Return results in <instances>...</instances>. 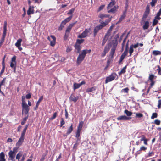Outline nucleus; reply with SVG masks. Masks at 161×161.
<instances>
[{
  "mask_svg": "<svg viewBox=\"0 0 161 161\" xmlns=\"http://www.w3.org/2000/svg\"><path fill=\"white\" fill-rule=\"evenodd\" d=\"M115 0H111V2L108 5L107 9L108 12V13H114L116 9L118 8V6H114L115 4Z\"/></svg>",
  "mask_w": 161,
  "mask_h": 161,
  "instance_id": "1",
  "label": "nucleus"
},
{
  "mask_svg": "<svg viewBox=\"0 0 161 161\" xmlns=\"http://www.w3.org/2000/svg\"><path fill=\"white\" fill-rule=\"evenodd\" d=\"M91 51V49H85L83 50L80 54L77 59V63L80 64L84 59L87 53H90Z\"/></svg>",
  "mask_w": 161,
  "mask_h": 161,
  "instance_id": "2",
  "label": "nucleus"
},
{
  "mask_svg": "<svg viewBox=\"0 0 161 161\" xmlns=\"http://www.w3.org/2000/svg\"><path fill=\"white\" fill-rule=\"evenodd\" d=\"M26 157V154H23L22 151H19L16 155V159L18 161H24Z\"/></svg>",
  "mask_w": 161,
  "mask_h": 161,
  "instance_id": "3",
  "label": "nucleus"
},
{
  "mask_svg": "<svg viewBox=\"0 0 161 161\" xmlns=\"http://www.w3.org/2000/svg\"><path fill=\"white\" fill-rule=\"evenodd\" d=\"M117 76V74L115 73H113L109 76L107 77L105 80V83L114 80Z\"/></svg>",
  "mask_w": 161,
  "mask_h": 161,
  "instance_id": "4",
  "label": "nucleus"
},
{
  "mask_svg": "<svg viewBox=\"0 0 161 161\" xmlns=\"http://www.w3.org/2000/svg\"><path fill=\"white\" fill-rule=\"evenodd\" d=\"M22 114H27L29 110V108L27 105V104H22Z\"/></svg>",
  "mask_w": 161,
  "mask_h": 161,
  "instance_id": "5",
  "label": "nucleus"
},
{
  "mask_svg": "<svg viewBox=\"0 0 161 161\" xmlns=\"http://www.w3.org/2000/svg\"><path fill=\"white\" fill-rule=\"evenodd\" d=\"M90 30V29H86L82 33L78 36V37L80 38L85 37L87 36L88 33L89 32Z\"/></svg>",
  "mask_w": 161,
  "mask_h": 161,
  "instance_id": "6",
  "label": "nucleus"
},
{
  "mask_svg": "<svg viewBox=\"0 0 161 161\" xmlns=\"http://www.w3.org/2000/svg\"><path fill=\"white\" fill-rule=\"evenodd\" d=\"M48 39L50 42V45L53 46L55 44L56 38L53 35H51L47 38Z\"/></svg>",
  "mask_w": 161,
  "mask_h": 161,
  "instance_id": "7",
  "label": "nucleus"
},
{
  "mask_svg": "<svg viewBox=\"0 0 161 161\" xmlns=\"http://www.w3.org/2000/svg\"><path fill=\"white\" fill-rule=\"evenodd\" d=\"M8 155L9 156V159L11 160L12 161H15V157L16 154L14 152H12V150L10 151L8 153Z\"/></svg>",
  "mask_w": 161,
  "mask_h": 161,
  "instance_id": "8",
  "label": "nucleus"
},
{
  "mask_svg": "<svg viewBox=\"0 0 161 161\" xmlns=\"http://www.w3.org/2000/svg\"><path fill=\"white\" fill-rule=\"evenodd\" d=\"M112 17L111 18H109L105 22H102L99 25V27L102 29L103 27L105 26L111 20Z\"/></svg>",
  "mask_w": 161,
  "mask_h": 161,
  "instance_id": "9",
  "label": "nucleus"
},
{
  "mask_svg": "<svg viewBox=\"0 0 161 161\" xmlns=\"http://www.w3.org/2000/svg\"><path fill=\"white\" fill-rule=\"evenodd\" d=\"M22 41V39H19L16 42L15 44V46L20 51H21L22 49V48L21 47V42Z\"/></svg>",
  "mask_w": 161,
  "mask_h": 161,
  "instance_id": "10",
  "label": "nucleus"
},
{
  "mask_svg": "<svg viewBox=\"0 0 161 161\" xmlns=\"http://www.w3.org/2000/svg\"><path fill=\"white\" fill-rule=\"evenodd\" d=\"M85 84V82L84 81H82L79 84L74 83L73 84V89L75 90L76 89L79 88L82 85Z\"/></svg>",
  "mask_w": 161,
  "mask_h": 161,
  "instance_id": "11",
  "label": "nucleus"
},
{
  "mask_svg": "<svg viewBox=\"0 0 161 161\" xmlns=\"http://www.w3.org/2000/svg\"><path fill=\"white\" fill-rule=\"evenodd\" d=\"M131 118L127 117L125 115H121L117 117V119L118 120H127L130 119Z\"/></svg>",
  "mask_w": 161,
  "mask_h": 161,
  "instance_id": "12",
  "label": "nucleus"
},
{
  "mask_svg": "<svg viewBox=\"0 0 161 161\" xmlns=\"http://www.w3.org/2000/svg\"><path fill=\"white\" fill-rule=\"evenodd\" d=\"M75 24V23H73L70 24L68 27H67L65 33V36H66L67 37L68 36V33L69 32L70 30L72 28V27Z\"/></svg>",
  "mask_w": 161,
  "mask_h": 161,
  "instance_id": "13",
  "label": "nucleus"
},
{
  "mask_svg": "<svg viewBox=\"0 0 161 161\" xmlns=\"http://www.w3.org/2000/svg\"><path fill=\"white\" fill-rule=\"evenodd\" d=\"M24 138L25 137L20 136L18 142L16 143V146L18 147H19L22 145Z\"/></svg>",
  "mask_w": 161,
  "mask_h": 161,
  "instance_id": "14",
  "label": "nucleus"
},
{
  "mask_svg": "<svg viewBox=\"0 0 161 161\" xmlns=\"http://www.w3.org/2000/svg\"><path fill=\"white\" fill-rule=\"evenodd\" d=\"M34 7L33 6H29L28 10L27 11V14L30 15L31 14H33L34 13Z\"/></svg>",
  "mask_w": 161,
  "mask_h": 161,
  "instance_id": "15",
  "label": "nucleus"
},
{
  "mask_svg": "<svg viewBox=\"0 0 161 161\" xmlns=\"http://www.w3.org/2000/svg\"><path fill=\"white\" fill-rule=\"evenodd\" d=\"M79 98V97L78 96L75 97L73 94H72L70 97V100L74 102H76L77 100Z\"/></svg>",
  "mask_w": 161,
  "mask_h": 161,
  "instance_id": "16",
  "label": "nucleus"
},
{
  "mask_svg": "<svg viewBox=\"0 0 161 161\" xmlns=\"http://www.w3.org/2000/svg\"><path fill=\"white\" fill-rule=\"evenodd\" d=\"M84 124V122L80 121L79 122L78 126L77 127V130L81 131Z\"/></svg>",
  "mask_w": 161,
  "mask_h": 161,
  "instance_id": "17",
  "label": "nucleus"
},
{
  "mask_svg": "<svg viewBox=\"0 0 161 161\" xmlns=\"http://www.w3.org/2000/svg\"><path fill=\"white\" fill-rule=\"evenodd\" d=\"M101 28L99 27V25H98L96 26L94 29V36H95L99 30L101 29Z\"/></svg>",
  "mask_w": 161,
  "mask_h": 161,
  "instance_id": "18",
  "label": "nucleus"
},
{
  "mask_svg": "<svg viewBox=\"0 0 161 161\" xmlns=\"http://www.w3.org/2000/svg\"><path fill=\"white\" fill-rule=\"evenodd\" d=\"M149 12L150 11H146V10L145 11V12L144 14L143 15V17L142 18V22L144 21L145 19L147 17V16H148V15L149 14Z\"/></svg>",
  "mask_w": 161,
  "mask_h": 161,
  "instance_id": "19",
  "label": "nucleus"
},
{
  "mask_svg": "<svg viewBox=\"0 0 161 161\" xmlns=\"http://www.w3.org/2000/svg\"><path fill=\"white\" fill-rule=\"evenodd\" d=\"M101 19H105L107 18H110L109 15L107 14H100L98 16ZM110 17V18H111Z\"/></svg>",
  "mask_w": 161,
  "mask_h": 161,
  "instance_id": "20",
  "label": "nucleus"
},
{
  "mask_svg": "<svg viewBox=\"0 0 161 161\" xmlns=\"http://www.w3.org/2000/svg\"><path fill=\"white\" fill-rule=\"evenodd\" d=\"M149 26V22L148 21L145 22L143 26V28L144 30L147 29Z\"/></svg>",
  "mask_w": 161,
  "mask_h": 161,
  "instance_id": "21",
  "label": "nucleus"
},
{
  "mask_svg": "<svg viewBox=\"0 0 161 161\" xmlns=\"http://www.w3.org/2000/svg\"><path fill=\"white\" fill-rule=\"evenodd\" d=\"M109 36L108 35H105L102 44V46H103L104 45L107 40L108 39V38L109 37Z\"/></svg>",
  "mask_w": 161,
  "mask_h": 161,
  "instance_id": "22",
  "label": "nucleus"
},
{
  "mask_svg": "<svg viewBox=\"0 0 161 161\" xmlns=\"http://www.w3.org/2000/svg\"><path fill=\"white\" fill-rule=\"evenodd\" d=\"M5 155L3 152H1L0 153V161H5Z\"/></svg>",
  "mask_w": 161,
  "mask_h": 161,
  "instance_id": "23",
  "label": "nucleus"
},
{
  "mask_svg": "<svg viewBox=\"0 0 161 161\" xmlns=\"http://www.w3.org/2000/svg\"><path fill=\"white\" fill-rule=\"evenodd\" d=\"M42 99H43V97H42V96H41V97H40L38 100L37 102V103L36 104V107L35 108V109H37L40 103L42 101Z\"/></svg>",
  "mask_w": 161,
  "mask_h": 161,
  "instance_id": "24",
  "label": "nucleus"
},
{
  "mask_svg": "<svg viewBox=\"0 0 161 161\" xmlns=\"http://www.w3.org/2000/svg\"><path fill=\"white\" fill-rule=\"evenodd\" d=\"M128 53L127 50V49H125L124 52V53L121 55L120 57V59L122 60H123L125 57L127 55Z\"/></svg>",
  "mask_w": 161,
  "mask_h": 161,
  "instance_id": "25",
  "label": "nucleus"
},
{
  "mask_svg": "<svg viewBox=\"0 0 161 161\" xmlns=\"http://www.w3.org/2000/svg\"><path fill=\"white\" fill-rule=\"evenodd\" d=\"M96 90V88L94 87H92L91 88H88L86 90V92H93Z\"/></svg>",
  "mask_w": 161,
  "mask_h": 161,
  "instance_id": "26",
  "label": "nucleus"
},
{
  "mask_svg": "<svg viewBox=\"0 0 161 161\" xmlns=\"http://www.w3.org/2000/svg\"><path fill=\"white\" fill-rule=\"evenodd\" d=\"M73 130V127L72 124L71 125V126L68 128L67 132V134L69 135L70 134Z\"/></svg>",
  "mask_w": 161,
  "mask_h": 161,
  "instance_id": "27",
  "label": "nucleus"
},
{
  "mask_svg": "<svg viewBox=\"0 0 161 161\" xmlns=\"http://www.w3.org/2000/svg\"><path fill=\"white\" fill-rule=\"evenodd\" d=\"M27 127H28L27 125H26L25 127V128L23 129V131H22V133H21V135L20 136L23 137H24V136H25V133L26 132V130H27Z\"/></svg>",
  "mask_w": 161,
  "mask_h": 161,
  "instance_id": "28",
  "label": "nucleus"
},
{
  "mask_svg": "<svg viewBox=\"0 0 161 161\" xmlns=\"http://www.w3.org/2000/svg\"><path fill=\"white\" fill-rule=\"evenodd\" d=\"M75 49L77 50V52L79 53L81 48V46L80 45L76 44L75 46Z\"/></svg>",
  "mask_w": 161,
  "mask_h": 161,
  "instance_id": "29",
  "label": "nucleus"
},
{
  "mask_svg": "<svg viewBox=\"0 0 161 161\" xmlns=\"http://www.w3.org/2000/svg\"><path fill=\"white\" fill-rule=\"evenodd\" d=\"M152 53L153 55L156 56L158 55H160L161 54V52L159 51L154 50L153 51Z\"/></svg>",
  "mask_w": 161,
  "mask_h": 161,
  "instance_id": "30",
  "label": "nucleus"
},
{
  "mask_svg": "<svg viewBox=\"0 0 161 161\" xmlns=\"http://www.w3.org/2000/svg\"><path fill=\"white\" fill-rule=\"evenodd\" d=\"M116 48L115 47H112L111 49L110 52V55L112 57H113L114 54L115 52Z\"/></svg>",
  "mask_w": 161,
  "mask_h": 161,
  "instance_id": "31",
  "label": "nucleus"
},
{
  "mask_svg": "<svg viewBox=\"0 0 161 161\" xmlns=\"http://www.w3.org/2000/svg\"><path fill=\"white\" fill-rule=\"evenodd\" d=\"M124 113L128 116H131L132 114V113L131 112L127 110H125L124 111Z\"/></svg>",
  "mask_w": 161,
  "mask_h": 161,
  "instance_id": "32",
  "label": "nucleus"
},
{
  "mask_svg": "<svg viewBox=\"0 0 161 161\" xmlns=\"http://www.w3.org/2000/svg\"><path fill=\"white\" fill-rule=\"evenodd\" d=\"M114 26L113 25L111 26L109 29L108 30L107 33L106 34L110 36V35L111 32Z\"/></svg>",
  "mask_w": 161,
  "mask_h": 161,
  "instance_id": "33",
  "label": "nucleus"
},
{
  "mask_svg": "<svg viewBox=\"0 0 161 161\" xmlns=\"http://www.w3.org/2000/svg\"><path fill=\"white\" fill-rule=\"evenodd\" d=\"M126 66H125L123 67L122 69L121 70V71L119 73V74L120 75L122 74H123L125 73V70L126 69Z\"/></svg>",
  "mask_w": 161,
  "mask_h": 161,
  "instance_id": "34",
  "label": "nucleus"
},
{
  "mask_svg": "<svg viewBox=\"0 0 161 161\" xmlns=\"http://www.w3.org/2000/svg\"><path fill=\"white\" fill-rule=\"evenodd\" d=\"M157 0H152L150 3L152 7H153L155 5Z\"/></svg>",
  "mask_w": 161,
  "mask_h": 161,
  "instance_id": "35",
  "label": "nucleus"
},
{
  "mask_svg": "<svg viewBox=\"0 0 161 161\" xmlns=\"http://www.w3.org/2000/svg\"><path fill=\"white\" fill-rule=\"evenodd\" d=\"M5 36H6L3 35L2 37V39H1V41H0V46L2 45V44L4 42Z\"/></svg>",
  "mask_w": 161,
  "mask_h": 161,
  "instance_id": "36",
  "label": "nucleus"
},
{
  "mask_svg": "<svg viewBox=\"0 0 161 161\" xmlns=\"http://www.w3.org/2000/svg\"><path fill=\"white\" fill-rule=\"evenodd\" d=\"M28 118V115H27L26 117L24 118L22 120V121L21 122V124L22 125H23L25 124V123L26 120H27V118Z\"/></svg>",
  "mask_w": 161,
  "mask_h": 161,
  "instance_id": "37",
  "label": "nucleus"
},
{
  "mask_svg": "<svg viewBox=\"0 0 161 161\" xmlns=\"http://www.w3.org/2000/svg\"><path fill=\"white\" fill-rule=\"evenodd\" d=\"M84 41V39H78L77 40L76 44L79 45V44L82 43Z\"/></svg>",
  "mask_w": 161,
  "mask_h": 161,
  "instance_id": "38",
  "label": "nucleus"
},
{
  "mask_svg": "<svg viewBox=\"0 0 161 161\" xmlns=\"http://www.w3.org/2000/svg\"><path fill=\"white\" fill-rule=\"evenodd\" d=\"M136 117L138 118H141L143 117V115L141 113H136Z\"/></svg>",
  "mask_w": 161,
  "mask_h": 161,
  "instance_id": "39",
  "label": "nucleus"
},
{
  "mask_svg": "<svg viewBox=\"0 0 161 161\" xmlns=\"http://www.w3.org/2000/svg\"><path fill=\"white\" fill-rule=\"evenodd\" d=\"M157 117V114L156 113H154L152 114V116L151 117V118L152 119H154V118H156Z\"/></svg>",
  "mask_w": 161,
  "mask_h": 161,
  "instance_id": "40",
  "label": "nucleus"
},
{
  "mask_svg": "<svg viewBox=\"0 0 161 161\" xmlns=\"http://www.w3.org/2000/svg\"><path fill=\"white\" fill-rule=\"evenodd\" d=\"M134 51L133 48L131 46L130 48L129 53H130V56H131L132 53H133Z\"/></svg>",
  "mask_w": 161,
  "mask_h": 161,
  "instance_id": "41",
  "label": "nucleus"
},
{
  "mask_svg": "<svg viewBox=\"0 0 161 161\" xmlns=\"http://www.w3.org/2000/svg\"><path fill=\"white\" fill-rule=\"evenodd\" d=\"M155 76L153 74H151L149 75V79L150 81H153V80Z\"/></svg>",
  "mask_w": 161,
  "mask_h": 161,
  "instance_id": "42",
  "label": "nucleus"
},
{
  "mask_svg": "<svg viewBox=\"0 0 161 161\" xmlns=\"http://www.w3.org/2000/svg\"><path fill=\"white\" fill-rule=\"evenodd\" d=\"M18 147H15L13 148V150H12V152L16 154V153L17 152Z\"/></svg>",
  "mask_w": 161,
  "mask_h": 161,
  "instance_id": "43",
  "label": "nucleus"
},
{
  "mask_svg": "<svg viewBox=\"0 0 161 161\" xmlns=\"http://www.w3.org/2000/svg\"><path fill=\"white\" fill-rule=\"evenodd\" d=\"M129 90V89L128 88H126L123 89H122L121 90V92H125L126 93H127L128 92V91Z\"/></svg>",
  "mask_w": 161,
  "mask_h": 161,
  "instance_id": "44",
  "label": "nucleus"
},
{
  "mask_svg": "<svg viewBox=\"0 0 161 161\" xmlns=\"http://www.w3.org/2000/svg\"><path fill=\"white\" fill-rule=\"evenodd\" d=\"M7 30V27H3V35L6 36Z\"/></svg>",
  "mask_w": 161,
  "mask_h": 161,
  "instance_id": "45",
  "label": "nucleus"
},
{
  "mask_svg": "<svg viewBox=\"0 0 161 161\" xmlns=\"http://www.w3.org/2000/svg\"><path fill=\"white\" fill-rule=\"evenodd\" d=\"M16 63H14L13 62H11L10 63V66L11 67L13 68L15 67Z\"/></svg>",
  "mask_w": 161,
  "mask_h": 161,
  "instance_id": "46",
  "label": "nucleus"
},
{
  "mask_svg": "<svg viewBox=\"0 0 161 161\" xmlns=\"http://www.w3.org/2000/svg\"><path fill=\"white\" fill-rule=\"evenodd\" d=\"M75 10L74 8H72L69 11V12L68 13V14H72V13L74 12Z\"/></svg>",
  "mask_w": 161,
  "mask_h": 161,
  "instance_id": "47",
  "label": "nucleus"
},
{
  "mask_svg": "<svg viewBox=\"0 0 161 161\" xmlns=\"http://www.w3.org/2000/svg\"><path fill=\"white\" fill-rule=\"evenodd\" d=\"M109 49V48L108 47L106 46L105 47L104 51L106 53H107L108 52Z\"/></svg>",
  "mask_w": 161,
  "mask_h": 161,
  "instance_id": "48",
  "label": "nucleus"
},
{
  "mask_svg": "<svg viewBox=\"0 0 161 161\" xmlns=\"http://www.w3.org/2000/svg\"><path fill=\"white\" fill-rule=\"evenodd\" d=\"M22 104H26V103L25 101V97L24 96H22Z\"/></svg>",
  "mask_w": 161,
  "mask_h": 161,
  "instance_id": "49",
  "label": "nucleus"
},
{
  "mask_svg": "<svg viewBox=\"0 0 161 161\" xmlns=\"http://www.w3.org/2000/svg\"><path fill=\"white\" fill-rule=\"evenodd\" d=\"M72 16L71 15V16H70L67 18L65 20L67 22H69V21H70L72 18Z\"/></svg>",
  "mask_w": 161,
  "mask_h": 161,
  "instance_id": "50",
  "label": "nucleus"
},
{
  "mask_svg": "<svg viewBox=\"0 0 161 161\" xmlns=\"http://www.w3.org/2000/svg\"><path fill=\"white\" fill-rule=\"evenodd\" d=\"M105 5H102L99 7L98 8V11H99L102 10L105 7Z\"/></svg>",
  "mask_w": 161,
  "mask_h": 161,
  "instance_id": "51",
  "label": "nucleus"
},
{
  "mask_svg": "<svg viewBox=\"0 0 161 161\" xmlns=\"http://www.w3.org/2000/svg\"><path fill=\"white\" fill-rule=\"evenodd\" d=\"M57 114V113L56 112L54 113V114L53 115V116L51 118H50V119L51 120H53L54 119H55L56 117Z\"/></svg>",
  "mask_w": 161,
  "mask_h": 161,
  "instance_id": "52",
  "label": "nucleus"
},
{
  "mask_svg": "<svg viewBox=\"0 0 161 161\" xmlns=\"http://www.w3.org/2000/svg\"><path fill=\"white\" fill-rule=\"evenodd\" d=\"M125 14H124L123 15H121V17L119 19V22H120L122 21L125 18Z\"/></svg>",
  "mask_w": 161,
  "mask_h": 161,
  "instance_id": "53",
  "label": "nucleus"
},
{
  "mask_svg": "<svg viewBox=\"0 0 161 161\" xmlns=\"http://www.w3.org/2000/svg\"><path fill=\"white\" fill-rule=\"evenodd\" d=\"M131 46L133 48H136L138 47V44L137 43L135 44H132L131 45Z\"/></svg>",
  "mask_w": 161,
  "mask_h": 161,
  "instance_id": "54",
  "label": "nucleus"
},
{
  "mask_svg": "<svg viewBox=\"0 0 161 161\" xmlns=\"http://www.w3.org/2000/svg\"><path fill=\"white\" fill-rule=\"evenodd\" d=\"M161 99L159 100L158 101V107L159 109H160L161 108Z\"/></svg>",
  "mask_w": 161,
  "mask_h": 161,
  "instance_id": "55",
  "label": "nucleus"
},
{
  "mask_svg": "<svg viewBox=\"0 0 161 161\" xmlns=\"http://www.w3.org/2000/svg\"><path fill=\"white\" fill-rule=\"evenodd\" d=\"M155 123L157 125H159L160 124V121L158 119L155 120L154 121Z\"/></svg>",
  "mask_w": 161,
  "mask_h": 161,
  "instance_id": "56",
  "label": "nucleus"
},
{
  "mask_svg": "<svg viewBox=\"0 0 161 161\" xmlns=\"http://www.w3.org/2000/svg\"><path fill=\"white\" fill-rule=\"evenodd\" d=\"M81 131L77 130V132L76 135V137L78 138L80 136V132Z\"/></svg>",
  "mask_w": 161,
  "mask_h": 161,
  "instance_id": "57",
  "label": "nucleus"
},
{
  "mask_svg": "<svg viewBox=\"0 0 161 161\" xmlns=\"http://www.w3.org/2000/svg\"><path fill=\"white\" fill-rule=\"evenodd\" d=\"M157 19H156L155 18V19L154 20L153 23V25L154 26V25H155L158 23V21Z\"/></svg>",
  "mask_w": 161,
  "mask_h": 161,
  "instance_id": "58",
  "label": "nucleus"
},
{
  "mask_svg": "<svg viewBox=\"0 0 161 161\" xmlns=\"http://www.w3.org/2000/svg\"><path fill=\"white\" fill-rule=\"evenodd\" d=\"M147 149V148L144 146H142L140 148V151H145Z\"/></svg>",
  "mask_w": 161,
  "mask_h": 161,
  "instance_id": "59",
  "label": "nucleus"
},
{
  "mask_svg": "<svg viewBox=\"0 0 161 161\" xmlns=\"http://www.w3.org/2000/svg\"><path fill=\"white\" fill-rule=\"evenodd\" d=\"M141 141H144L145 139H146L145 136L143 135L141 136Z\"/></svg>",
  "mask_w": 161,
  "mask_h": 161,
  "instance_id": "60",
  "label": "nucleus"
},
{
  "mask_svg": "<svg viewBox=\"0 0 161 161\" xmlns=\"http://www.w3.org/2000/svg\"><path fill=\"white\" fill-rule=\"evenodd\" d=\"M16 57L15 56H13L12 58L11 62H13L14 63H16Z\"/></svg>",
  "mask_w": 161,
  "mask_h": 161,
  "instance_id": "61",
  "label": "nucleus"
},
{
  "mask_svg": "<svg viewBox=\"0 0 161 161\" xmlns=\"http://www.w3.org/2000/svg\"><path fill=\"white\" fill-rule=\"evenodd\" d=\"M64 123L65 122L64 120L63 119H62L61 121L60 122V126H62V125L64 124Z\"/></svg>",
  "mask_w": 161,
  "mask_h": 161,
  "instance_id": "62",
  "label": "nucleus"
},
{
  "mask_svg": "<svg viewBox=\"0 0 161 161\" xmlns=\"http://www.w3.org/2000/svg\"><path fill=\"white\" fill-rule=\"evenodd\" d=\"M31 96L30 93H29L26 95L25 97L27 99H30L31 98Z\"/></svg>",
  "mask_w": 161,
  "mask_h": 161,
  "instance_id": "63",
  "label": "nucleus"
},
{
  "mask_svg": "<svg viewBox=\"0 0 161 161\" xmlns=\"http://www.w3.org/2000/svg\"><path fill=\"white\" fill-rule=\"evenodd\" d=\"M5 78H4L2 80V81L0 83V86H2V85H3L4 84V83L5 82Z\"/></svg>",
  "mask_w": 161,
  "mask_h": 161,
  "instance_id": "64",
  "label": "nucleus"
}]
</instances>
